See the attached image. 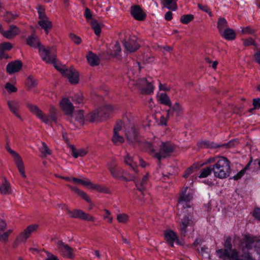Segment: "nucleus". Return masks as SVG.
<instances>
[{"instance_id":"f257e3e1","label":"nucleus","mask_w":260,"mask_h":260,"mask_svg":"<svg viewBox=\"0 0 260 260\" xmlns=\"http://www.w3.org/2000/svg\"><path fill=\"white\" fill-rule=\"evenodd\" d=\"M145 147L153 157L159 160L170 156L175 150V147L170 142H162L158 140L152 144L146 143Z\"/></svg>"},{"instance_id":"f03ea898","label":"nucleus","mask_w":260,"mask_h":260,"mask_svg":"<svg viewBox=\"0 0 260 260\" xmlns=\"http://www.w3.org/2000/svg\"><path fill=\"white\" fill-rule=\"evenodd\" d=\"M253 247L255 248L257 253L260 255V239L249 235H245L240 245L242 252L241 257L244 260H254L248 252Z\"/></svg>"},{"instance_id":"7ed1b4c3","label":"nucleus","mask_w":260,"mask_h":260,"mask_svg":"<svg viewBox=\"0 0 260 260\" xmlns=\"http://www.w3.org/2000/svg\"><path fill=\"white\" fill-rule=\"evenodd\" d=\"M230 164L227 158L218 156V159L212 167L214 176L220 179L228 177L231 172Z\"/></svg>"},{"instance_id":"20e7f679","label":"nucleus","mask_w":260,"mask_h":260,"mask_svg":"<svg viewBox=\"0 0 260 260\" xmlns=\"http://www.w3.org/2000/svg\"><path fill=\"white\" fill-rule=\"evenodd\" d=\"M26 105L29 110L39 118L42 122L46 124L49 123L51 120L56 122L57 110L55 107L52 106H50L49 109V114L47 115L36 105H33L29 103H27Z\"/></svg>"},{"instance_id":"39448f33","label":"nucleus","mask_w":260,"mask_h":260,"mask_svg":"<svg viewBox=\"0 0 260 260\" xmlns=\"http://www.w3.org/2000/svg\"><path fill=\"white\" fill-rule=\"evenodd\" d=\"M55 68L58 70L63 76L67 77L71 84L78 83L79 80V73L73 68L63 69L59 68L57 65Z\"/></svg>"},{"instance_id":"423d86ee","label":"nucleus","mask_w":260,"mask_h":260,"mask_svg":"<svg viewBox=\"0 0 260 260\" xmlns=\"http://www.w3.org/2000/svg\"><path fill=\"white\" fill-rule=\"evenodd\" d=\"M6 149L13 157L14 162L20 175L23 178H25L26 176L25 173L24 165L20 155L16 151L13 150L8 145L6 146Z\"/></svg>"},{"instance_id":"0eeeda50","label":"nucleus","mask_w":260,"mask_h":260,"mask_svg":"<svg viewBox=\"0 0 260 260\" xmlns=\"http://www.w3.org/2000/svg\"><path fill=\"white\" fill-rule=\"evenodd\" d=\"M39 54L42 60L47 63H53L54 66L57 65L55 62V54L52 52V49L50 47L45 48L39 46Z\"/></svg>"},{"instance_id":"6e6552de","label":"nucleus","mask_w":260,"mask_h":260,"mask_svg":"<svg viewBox=\"0 0 260 260\" xmlns=\"http://www.w3.org/2000/svg\"><path fill=\"white\" fill-rule=\"evenodd\" d=\"M131 84L135 85L143 93L150 94L153 91V86L151 82H149L145 78H141L136 81H132Z\"/></svg>"},{"instance_id":"1a4fd4ad","label":"nucleus","mask_w":260,"mask_h":260,"mask_svg":"<svg viewBox=\"0 0 260 260\" xmlns=\"http://www.w3.org/2000/svg\"><path fill=\"white\" fill-rule=\"evenodd\" d=\"M188 190V187H186L181 192L179 199V204L184 208H190L191 204L190 202L193 199V192L189 190Z\"/></svg>"},{"instance_id":"9d476101","label":"nucleus","mask_w":260,"mask_h":260,"mask_svg":"<svg viewBox=\"0 0 260 260\" xmlns=\"http://www.w3.org/2000/svg\"><path fill=\"white\" fill-rule=\"evenodd\" d=\"M58 252L63 257L68 258H73L74 254L73 249L69 245L66 244L61 240L56 242Z\"/></svg>"},{"instance_id":"9b49d317","label":"nucleus","mask_w":260,"mask_h":260,"mask_svg":"<svg viewBox=\"0 0 260 260\" xmlns=\"http://www.w3.org/2000/svg\"><path fill=\"white\" fill-rule=\"evenodd\" d=\"M183 113V108L178 102H176L173 105L170 106L167 110V118H176L181 116Z\"/></svg>"},{"instance_id":"f8f14e48","label":"nucleus","mask_w":260,"mask_h":260,"mask_svg":"<svg viewBox=\"0 0 260 260\" xmlns=\"http://www.w3.org/2000/svg\"><path fill=\"white\" fill-rule=\"evenodd\" d=\"M180 232L182 235L185 236L188 232H193L194 221L188 216H184L180 222Z\"/></svg>"},{"instance_id":"ddd939ff","label":"nucleus","mask_w":260,"mask_h":260,"mask_svg":"<svg viewBox=\"0 0 260 260\" xmlns=\"http://www.w3.org/2000/svg\"><path fill=\"white\" fill-rule=\"evenodd\" d=\"M108 169L112 176L116 179L123 180H127L124 176V171L120 167H118L115 162L108 164Z\"/></svg>"},{"instance_id":"4468645a","label":"nucleus","mask_w":260,"mask_h":260,"mask_svg":"<svg viewBox=\"0 0 260 260\" xmlns=\"http://www.w3.org/2000/svg\"><path fill=\"white\" fill-rule=\"evenodd\" d=\"M38 227L39 225L36 224L29 225L19 234L17 238V241L18 242H25L30 235L38 230Z\"/></svg>"},{"instance_id":"2eb2a0df","label":"nucleus","mask_w":260,"mask_h":260,"mask_svg":"<svg viewBox=\"0 0 260 260\" xmlns=\"http://www.w3.org/2000/svg\"><path fill=\"white\" fill-rule=\"evenodd\" d=\"M60 106L61 110L71 117L70 121L72 122V116L74 111V106L72 103L68 98H63L60 102Z\"/></svg>"},{"instance_id":"dca6fc26","label":"nucleus","mask_w":260,"mask_h":260,"mask_svg":"<svg viewBox=\"0 0 260 260\" xmlns=\"http://www.w3.org/2000/svg\"><path fill=\"white\" fill-rule=\"evenodd\" d=\"M123 126V123L121 121H118L116 123L112 138V141L115 144L122 143L124 141V138L120 135Z\"/></svg>"},{"instance_id":"f3484780","label":"nucleus","mask_w":260,"mask_h":260,"mask_svg":"<svg viewBox=\"0 0 260 260\" xmlns=\"http://www.w3.org/2000/svg\"><path fill=\"white\" fill-rule=\"evenodd\" d=\"M123 45L125 49L129 52H135L140 47L138 38L135 36L130 37L127 41H125L123 42Z\"/></svg>"},{"instance_id":"a211bd4d","label":"nucleus","mask_w":260,"mask_h":260,"mask_svg":"<svg viewBox=\"0 0 260 260\" xmlns=\"http://www.w3.org/2000/svg\"><path fill=\"white\" fill-rule=\"evenodd\" d=\"M69 214L72 218H78L82 220L92 222L95 221V218L93 216L86 213L85 212L79 209H76L73 211H70Z\"/></svg>"},{"instance_id":"6ab92c4d","label":"nucleus","mask_w":260,"mask_h":260,"mask_svg":"<svg viewBox=\"0 0 260 260\" xmlns=\"http://www.w3.org/2000/svg\"><path fill=\"white\" fill-rule=\"evenodd\" d=\"M123 127L124 128L125 135L130 142H133L137 139V132L134 125L129 123L128 124L123 123Z\"/></svg>"},{"instance_id":"aec40b11","label":"nucleus","mask_w":260,"mask_h":260,"mask_svg":"<svg viewBox=\"0 0 260 260\" xmlns=\"http://www.w3.org/2000/svg\"><path fill=\"white\" fill-rule=\"evenodd\" d=\"M7 226V223L4 220L0 219V241L6 242L8 240V237L12 233V230L9 229L4 232Z\"/></svg>"},{"instance_id":"412c9836","label":"nucleus","mask_w":260,"mask_h":260,"mask_svg":"<svg viewBox=\"0 0 260 260\" xmlns=\"http://www.w3.org/2000/svg\"><path fill=\"white\" fill-rule=\"evenodd\" d=\"M131 13L134 18L138 21L144 20L146 16L140 7L137 5L132 7Z\"/></svg>"},{"instance_id":"4be33fe9","label":"nucleus","mask_w":260,"mask_h":260,"mask_svg":"<svg viewBox=\"0 0 260 260\" xmlns=\"http://www.w3.org/2000/svg\"><path fill=\"white\" fill-rule=\"evenodd\" d=\"M7 104L10 111L19 119H21L20 114L19 113V109L20 105L19 102L16 100L8 101Z\"/></svg>"},{"instance_id":"5701e85b","label":"nucleus","mask_w":260,"mask_h":260,"mask_svg":"<svg viewBox=\"0 0 260 260\" xmlns=\"http://www.w3.org/2000/svg\"><path fill=\"white\" fill-rule=\"evenodd\" d=\"M22 67V63L19 60H16L9 63L7 66V71L10 74L19 72Z\"/></svg>"},{"instance_id":"b1692460","label":"nucleus","mask_w":260,"mask_h":260,"mask_svg":"<svg viewBox=\"0 0 260 260\" xmlns=\"http://www.w3.org/2000/svg\"><path fill=\"white\" fill-rule=\"evenodd\" d=\"M165 237L167 242L171 247L174 246V242L175 241L178 244L181 245L176 234L172 231H167L165 233Z\"/></svg>"},{"instance_id":"393cba45","label":"nucleus","mask_w":260,"mask_h":260,"mask_svg":"<svg viewBox=\"0 0 260 260\" xmlns=\"http://www.w3.org/2000/svg\"><path fill=\"white\" fill-rule=\"evenodd\" d=\"M68 186L70 188V189L72 191L77 193L78 196L84 199L87 202L90 203V204L89 205V209L90 210H92V209L93 208V205L91 203V200L88 196L84 191L79 189L78 188L75 186H73L70 185H68Z\"/></svg>"},{"instance_id":"a878e982","label":"nucleus","mask_w":260,"mask_h":260,"mask_svg":"<svg viewBox=\"0 0 260 260\" xmlns=\"http://www.w3.org/2000/svg\"><path fill=\"white\" fill-rule=\"evenodd\" d=\"M19 32V29L17 26L12 25L10 26L8 30L2 31V34L5 38L11 39L18 35Z\"/></svg>"},{"instance_id":"bb28decb","label":"nucleus","mask_w":260,"mask_h":260,"mask_svg":"<svg viewBox=\"0 0 260 260\" xmlns=\"http://www.w3.org/2000/svg\"><path fill=\"white\" fill-rule=\"evenodd\" d=\"M38 24L45 30L46 35L48 34L49 30L52 28V23L48 17L39 19Z\"/></svg>"},{"instance_id":"cd10ccee","label":"nucleus","mask_w":260,"mask_h":260,"mask_svg":"<svg viewBox=\"0 0 260 260\" xmlns=\"http://www.w3.org/2000/svg\"><path fill=\"white\" fill-rule=\"evenodd\" d=\"M100 116L103 119H105L109 116L112 113L115 108L110 105H106L99 109Z\"/></svg>"},{"instance_id":"c85d7f7f","label":"nucleus","mask_w":260,"mask_h":260,"mask_svg":"<svg viewBox=\"0 0 260 260\" xmlns=\"http://www.w3.org/2000/svg\"><path fill=\"white\" fill-rule=\"evenodd\" d=\"M0 193L4 195H9L12 193L11 185L6 178L0 185Z\"/></svg>"},{"instance_id":"c756f323","label":"nucleus","mask_w":260,"mask_h":260,"mask_svg":"<svg viewBox=\"0 0 260 260\" xmlns=\"http://www.w3.org/2000/svg\"><path fill=\"white\" fill-rule=\"evenodd\" d=\"M198 145L201 148H215L219 147H224L227 148L229 144H224L221 145H218L214 142H210L208 141H204L198 143Z\"/></svg>"},{"instance_id":"7c9ffc66","label":"nucleus","mask_w":260,"mask_h":260,"mask_svg":"<svg viewBox=\"0 0 260 260\" xmlns=\"http://www.w3.org/2000/svg\"><path fill=\"white\" fill-rule=\"evenodd\" d=\"M70 147L72 154L75 158L84 156L88 153V150L86 148L76 149L73 145H71Z\"/></svg>"},{"instance_id":"2f4dec72","label":"nucleus","mask_w":260,"mask_h":260,"mask_svg":"<svg viewBox=\"0 0 260 260\" xmlns=\"http://www.w3.org/2000/svg\"><path fill=\"white\" fill-rule=\"evenodd\" d=\"M220 35L226 40H233L236 36L234 30L229 27L224 30Z\"/></svg>"},{"instance_id":"473e14b6","label":"nucleus","mask_w":260,"mask_h":260,"mask_svg":"<svg viewBox=\"0 0 260 260\" xmlns=\"http://www.w3.org/2000/svg\"><path fill=\"white\" fill-rule=\"evenodd\" d=\"M86 58L89 64L91 66H98L100 63L99 58L91 52H89L87 55Z\"/></svg>"},{"instance_id":"72a5a7b5","label":"nucleus","mask_w":260,"mask_h":260,"mask_svg":"<svg viewBox=\"0 0 260 260\" xmlns=\"http://www.w3.org/2000/svg\"><path fill=\"white\" fill-rule=\"evenodd\" d=\"M150 177L149 173H147L144 175L142 179V180L139 182L136 183V186L137 187L138 189L140 191H143L145 188V186L148 183L149 181Z\"/></svg>"},{"instance_id":"f704fd0d","label":"nucleus","mask_w":260,"mask_h":260,"mask_svg":"<svg viewBox=\"0 0 260 260\" xmlns=\"http://www.w3.org/2000/svg\"><path fill=\"white\" fill-rule=\"evenodd\" d=\"M217 27L219 30V34L221 33L225 29L229 28L228 21L224 18H219L217 21Z\"/></svg>"},{"instance_id":"c9c22d12","label":"nucleus","mask_w":260,"mask_h":260,"mask_svg":"<svg viewBox=\"0 0 260 260\" xmlns=\"http://www.w3.org/2000/svg\"><path fill=\"white\" fill-rule=\"evenodd\" d=\"M86 118L87 120L92 122L103 119L100 116V111L99 109L94 111L92 113H89L87 115H86Z\"/></svg>"},{"instance_id":"e433bc0d","label":"nucleus","mask_w":260,"mask_h":260,"mask_svg":"<svg viewBox=\"0 0 260 260\" xmlns=\"http://www.w3.org/2000/svg\"><path fill=\"white\" fill-rule=\"evenodd\" d=\"M27 43L30 46L34 48H38L39 49V46H43L37 37L30 36L27 40Z\"/></svg>"},{"instance_id":"4c0bfd02","label":"nucleus","mask_w":260,"mask_h":260,"mask_svg":"<svg viewBox=\"0 0 260 260\" xmlns=\"http://www.w3.org/2000/svg\"><path fill=\"white\" fill-rule=\"evenodd\" d=\"M178 0H164L163 5L165 7L172 11H176L177 8V1Z\"/></svg>"},{"instance_id":"58836bf2","label":"nucleus","mask_w":260,"mask_h":260,"mask_svg":"<svg viewBox=\"0 0 260 260\" xmlns=\"http://www.w3.org/2000/svg\"><path fill=\"white\" fill-rule=\"evenodd\" d=\"M89 23L90 24L96 36H100L101 32V25L94 19H91Z\"/></svg>"},{"instance_id":"ea45409f","label":"nucleus","mask_w":260,"mask_h":260,"mask_svg":"<svg viewBox=\"0 0 260 260\" xmlns=\"http://www.w3.org/2000/svg\"><path fill=\"white\" fill-rule=\"evenodd\" d=\"M74 118L75 120L79 124V125H83L84 121V117L83 111L82 110L77 111L74 114H73L72 118ZM73 121L72 120L73 122Z\"/></svg>"},{"instance_id":"a19ab883","label":"nucleus","mask_w":260,"mask_h":260,"mask_svg":"<svg viewBox=\"0 0 260 260\" xmlns=\"http://www.w3.org/2000/svg\"><path fill=\"white\" fill-rule=\"evenodd\" d=\"M88 187L100 192L108 193L109 191L108 188L98 184H93L90 181Z\"/></svg>"},{"instance_id":"79ce46f5","label":"nucleus","mask_w":260,"mask_h":260,"mask_svg":"<svg viewBox=\"0 0 260 260\" xmlns=\"http://www.w3.org/2000/svg\"><path fill=\"white\" fill-rule=\"evenodd\" d=\"M160 103L166 106H171L172 103L169 96L165 93H160L158 96Z\"/></svg>"},{"instance_id":"37998d69","label":"nucleus","mask_w":260,"mask_h":260,"mask_svg":"<svg viewBox=\"0 0 260 260\" xmlns=\"http://www.w3.org/2000/svg\"><path fill=\"white\" fill-rule=\"evenodd\" d=\"M241 32L242 35H254L256 30L250 26L241 27Z\"/></svg>"},{"instance_id":"c03bdc74","label":"nucleus","mask_w":260,"mask_h":260,"mask_svg":"<svg viewBox=\"0 0 260 260\" xmlns=\"http://www.w3.org/2000/svg\"><path fill=\"white\" fill-rule=\"evenodd\" d=\"M212 172H213V167H206L201 171L199 177L201 178L207 177L211 174Z\"/></svg>"},{"instance_id":"a18cd8bd","label":"nucleus","mask_w":260,"mask_h":260,"mask_svg":"<svg viewBox=\"0 0 260 260\" xmlns=\"http://www.w3.org/2000/svg\"><path fill=\"white\" fill-rule=\"evenodd\" d=\"M73 101L77 104H81L84 103L82 93L78 92L72 97Z\"/></svg>"},{"instance_id":"49530a36","label":"nucleus","mask_w":260,"mask_h":260,"mask_svg":"<svg viewBox=\"0 0 260 260\" xmlns=\"http://www.w3.org/2000/svg\"><path fill=\"white\" fill-rule=\"evenodd\" d=\"M124 162L129 166L135 171L137 172L136 167H137L136 164L134 162L133 158L130 157L128 154H127L124 158Z\"/></svg>"},{"instance_id":"de8ad7c7","label":"nucleus","mask_w":260,"mask_h":260,"mask_svg":"<svg viewBox=\"0 0 260 260\" xmlns=\"http://www.w3.org/2000/svg\"><path fill=\"white\" fill-rule=\"evenodd\" d=\"M129 219V216L125 213H120L117 215V220L119 223H126Z\"/></svg>"},{"instance_id":"09e8293b","label":"nucleus","mask_w":260,"mask_h":260,"mask_svg":"<svg viewBox=\"0 0 260 260\" xmlns=\"http://www.w3.org/2000/svg\"><path fill=\"white\" fill-rule=\"evenodd\" d=\"M72 181L77 183L81 184L85 186H88V185L90 184V180L87 178L81 179L73 177L72 178Z\"/></svg>"},{"instance_id":"8fccbe9b","label":"nucleus","mask_w":260,"mask_h":260,"mask_svg":"<svg viewBox=\"0 0 260 260\" xmlns=\"http://www.w3.org/2000/svg\"><path fill=\"white\" fill-rule=\"evenodd\" d=\"M193 15L187 14L182 16L180 18V21L183 24H187L193 19Z\"/></svg>"},{"instance_id":"3c124183","label":"nucleus","mask_w":260,"mask_h":260,"mask_svg":"<svg viewBox=\"0 0 260 260\" xmlns=\"http://www.w3.org/2000/svg\"><path fill=\"white\" fill-rule=\"evenodd\" d=\"M26 84V86L28 88H31L37 86V81L35 79L33 78L32 77L29 76L27 79Z\"/></svg>"},{"instance_id":"603ef678","label":"nucleus","mask_w":260,"mask_h":260,"mask_svg":"<svg viewBox=\"0 0 260 260\" xmlns=\"http://www.w3.org/2000/svg\"><path fill=\"white\" fill-rule=\"evenodd\" d=\"M18 15L15 13L13 14L12 12H7L5 15V18L8 22H10L18 17Z\"/></svg>"},{"instance_id":"864d4df0","label":"nucleus","mask_w":260,"mask_h":260,"mask_svg":"<svg viewBox=\"0 0 260 260\" xmlns=\"http://www.w3.org/2000/svg\"><path fill=\"white\" fill-rule=\"evenodd\" d=\"M12 45L9 42H5L0 44V51H9L12 48Z\"/></svg>"},{"instance_id":"5fc2aeb1","label":"nucleus","mask_w":260,"mask_h":260,"mask_svg":"<svg viewBox=\"0 0 260 260\" xmlns=\"http://www.w3.org/2000/svg\"><path fill=\"white\" fill-rule=\"evenodd\" d=\"M121 47L119 43L118 42H116L113 48V52L111 54L113 56H117L121 52Z\"/></svg>"},{"instance_id":"6e6d98bb","label":"nucleus","mask_w":260,"mask_h":260,"mask_svg":"<svg viewBox=\"0 0 260 260\" xmlns=\"http://www.w3.org/2000/svg\"><path fill=\"white\" fill-rule=\"evenodd\" d=\"M5 88L9 93L15 92L17 91V88L9 82L6 84Z\"/></svg>"},{"instance_id":"4d7b16f0","label":"nucleus","mask_w":260,"mask_h":260,"mask_svg":"<svg viewBox=\"0 0 260 260\" xmlns=\"http://www.w3.org/2000/svg\"><path fill=\"white\" fill-rule=\"evenodd\" d=\"M37 10L39 15V19L47 17L45 12V9L43 7L38 6L37 7Z\"/></svg>"},{"instance_id":"13d9d810","label":"nucleus","mask_w":260,"mask_h":260,"mask_svg":"<svg viewBox=\"0 0 260 260\" xmlns=\"http://www.w3.org/2000/svg\"><path fill=\"white\" fill-rule=\"evenodd\" d=\"M224 247L228 249L230 251H232V238L230 237L226 238L224 241Z\"/></svg>"},{"instance_id":"bf43d9fd","label":"nucleus","mask_w":260,"mask_h":260,"mask_svg":"<svg viewBox=\"0 0 260 260\" xmlns=\"http://www.w3.org/2000/svg\"><path fill=\"white\" fill-rule=\"evenodd\" d=\"M70 38L71 40L77 45H79L82 42L81 39L79 36L74 34H70Z\"/></svg>"},{"instance_id":"052dcab7","label":"nucleus","mask_w":260,"mask_h":260,"mask_svg":"<svg viewBox=\"0 0 260 260\" xmlns=\"http://www.w3.org/2000/svg\"><path fill=\"white\" fill-rule=\"evenodd\" d=\"M251 161H249L247 166L245 168V169L240 171L237 175H235L233 177L234 180H237L241 178V177L244 174L246 169L250 165Z\"/></svg>"},{"instance_id":"680f3d73","label":"nucleus","mask_w":260,"mask_h":260,"mask_svg":"<svg viewBox=\"0 0 260 260\" xmlns=\"http://www.w3.org/2000/svg\"><path fill=\"white\" fill-rule=\"evenodd\" d=\"M198 6L200 9L208 13L210 16H212V12L210 8L207 5H202L200 4H199Z\"/></svg>"},{"instance_id":"e2e57ef3","label":"nucleus","mask_w":260,"mask_h":260,"mask_svg":"<svg viewBox=\"0 0 260 260\" xmlns=\"http://www.w3.org/2000/svg\"><path fill=\"white\" fill-rule=\"evenodd\" d=\"M41 152L43 154L45 155V156L47 154H51V151L50 150L47 144L45 142H42V148Z\"/></svg>"},{"instance_id":"0e129e2a","label":"nucleus","mask_w":260,"mask_h":260,"mask_svg":"<svg viewBox=\"0 0 260 260\" xmlns=\"http://www.w3.org/2000/svg\"><path fill=\"white\" fill-rule=\"evenodd\" d=\"M243 44L245 46H249L254 45V40L251 38H248L243 40Z\"/></svg>"},{"instance_id":"69168bd1","label":"nucleus","mask_w":260,"mask_h":260,"mask_svg":"<svg viewBox=\"0 0 260 260\" xmlns=\"http://www.w3.org/2000/svg\"><path fill=\"white\" fill-rule=\"evenodd\" d=\"M104 211L106 213V215L104 216V218L105 219H107V221L109 223H112L113 221V218L110 216L111 214L110 212L107 209H105Z\"/></svg>"},{"instance_id":"338daca9","label":"nucleus","mask_w":260,"mask_h":260,"mask_svg":"<svg viewBox=\"0 0 260 260\" xmlns=\"http://www.w3.org/2000/svg\"><path fill=\"white\" fill-rule=\"evenodd\" d=\"M252 105L255 109L260 108V98H255L253 99Z\"/></svg>"},{"instance_id":"774afa93","label":"nucleus","mask_w":260,"mask_h":260,"mask_svg":"<svg viewBox=\"0 0 260 260\" xmlns=\"http://www.w3.org/2000/svg\"><path fill=\"white\" fill-rule=\"evenodd\" d=\"M85 17H86V18L87 19V21H88V22H89V21L91 20V19H93L92 18V13H91L90 10L86 8L85 9Z\"/></svg>"}]
</instances>
